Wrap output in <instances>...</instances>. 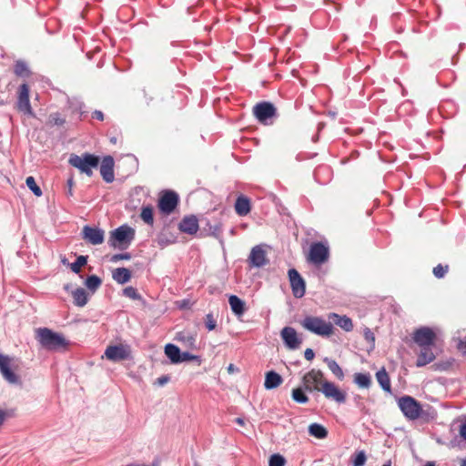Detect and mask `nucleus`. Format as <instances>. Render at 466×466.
Returning a JSON list of instances; mask_svg holds the SVG:
<instances>
[{
  "label": "nucleus",
  "instance_id": "f257e3e1",
  "mask_svg": "<svg viewBox=\"0 0 466 466\" xmlns=\"http://www.w3.org/2000/svg\"><path fill=\"white\" fill-rule=\"evenodd\" d=\"M35 333V339L39 344L49 351H58L66 349L68 345V341L62 334L56 333L48 328H39Z\"/></svg>",
  "mask_w": 466,
  "mask_h": 466
},
{
  "label": "nucleus",
  "instance_id": "f03ea898",
  "mask_svg": "<svg viewBox=\"0 0 466 466\" xmlns=\"http://www.w3.org/2000/svg\"><path fill=\"white\" fill-rule=\"evenodd\" d=\"M134 239L135 229L125 224L111 231L108 244L114 248L125 250L129 248Z\"/></svg>",
  "mask_w": 466,
  "mask_h": 466
},
{
  "label": "nucleus",
  "instance_id": "7ed1b4c3",
  "mask_svg": "<svg viewBox=\"0 0 466 466\" xmlns=\"http://www.w3.org/2000/svg\"><path fill=\"white\" fill-rule=\"evenodd\" d=\"M300 325L306 330L323 338L329 337L334 331L333 324L321 317L306 316L300 321Z\"/></svg>",
  "mask_w": 466,
  "mask_h": 466
},
{
  "label": "nucleus",
  "instance_id": "20e7f679",
  "mask_svg": "<svg viewBox=\"0 0 466 466\" xmlns=\"http://www.w3.org/2000/svg\"><path fill=\"white\" fill-rule=\"evenodd\" d=\"M68 163L79 169L81 173L88 177L93 175V168H96L99 165V157L90 153H84L81 156L72 154L68 159Z\"/></svg>",
  "mask_w": 466,
  "mask_h": 466
},
{
  "label": "nucleus",
  "instance_id": "39448f33",
  "mask_svg": "<svg viewBox=\"0 0 466 466\" xmlns=\"http://www.w3.org/2000/svg\"><path fill=\"white\" fill-rule=\"evenodd\" d=\"M398 406L403 415L411 420L419 419L422 414L420 403L410 396H402L398 399Z\"/></svg>",
  "mask_w": 466,
  "mask_h": 466
},
{
  "label": "nucleus",
  "instance_id": "423d86ee",
  "mask_svg": "<svg viewBox=\"0 0 466 466\" xmlns=\"http://www.w3.org/2000/svg\"><path fill=\"white\" fill-rule=\"evenodd\" d=\"M253 113L259 123L264 125L272 124L271 118L277 116V109L270 102H260L253 107Z\"/></svg>",
  "mask_w": 466,
  "mask_h": 466
},
{
  "label": "nucleus",
  "instance_id": "0eeeda50",
  "mask_svg": "<svg viewBox=\"0 0 466 466\" xmlns=\"http://www.w3.org/2000/svg\"><path fill=\"white\" fill-rule=\"evenodd\" d=\"M104 354L108 360L118 362L131 357V349L127 344L111 345L106 347Z\"/></svg>",
  "mask_w": 466,
  "mask_h": 466
},
{
  "label": "nucleus",
  "instance_id": "6e6552de",
  "mask_svg": "<svg viewBox=\"0 0 466 466\" xmlns=\"http://www.w3.org/2000/svg\"><path fill=\"white\" fill-rule=\"evenodd\" d=\"M179 201L177 193L173 190H165L159 198V210L166 215L171 214L177 208Z\"/></svg>",
  "mask_w": 466,
  "mask_h": 466
},
{
  "label": "nucleus",
  "instance_id": "1a4fd4ad",
  "mask_svg": "<svg viewBox=\"0 0 466 466\" xmlns=\"http://www.w3.org/2000/svg\"><path fill=\"white\" fill-rule=\"evenodd\" d=\"M329 247L322 242H314L309 248V259L315 265H321L329 258Z\"/></svg>",
  "mask_w": 466,
  "mask_h": 466
},
{
  "label": "nucleus",
  "instance_id": "9d476101",
  "mask_svg": "<svg viewBox=\"0 0 466 466\" xmlns=\"http://www.w3.org/2000/svg\"><path fill=\"white\" fill-rule=\"evenodd\" d=\"M288 275L293 296L297 299L302 298L306 293L305 280L295 268L289 269Z\"/></svg>",
  "mask_w": 466,
  "mask_h": 466
},
{
  "label": "nucleus",
  "instance_id": "9b49d317",
  "mask_svg": "<svg viewBox=\"0 0 466 466\" xmlns=\"http://www.w3.org/2000/svg\"><path fill=\"white\" fill-rule=\"evenodd\" d=\"M11 359L7 355L0 353V373L3 378L10 384H21L18 375H16L10 367Z\"/></svg>",
  "mask_w": 466,
  "mask_h": 466
},
{
  "label": "nucleus",
  "instance_id": "f8f14e48",
  "mask_svg": "<svg viewBox=\"0 0 466 466\" xmlns=\"http://www.w3.org/2000/svg\"><path fill=\"white\" fill-rule=\"evenodd\" d=\"M82 238L91 245H99L104 242L105 232L99 228L86 225L82 229Z\"/></svg>",
  "mask_w": 466,
  "mask_h": 466
},
{
  "label": "nucleus",
  "instance_id": "ddd939ff",
  "mask_svg": "<svg viewBox=\"0 0 466 466\" xmlns=\"http://www.w3.org/2000/svg\"><path fill=\"white\" fill-rule=\"evenodd\" d=\"M17 109L25 114L33 116V110L29 100V86L22 84L18 89Z\"/></svg>",
  "mask_w": 466,
  "mask_h": 466
},
{
  "label": "nucleus",
  "instance_id": "4468645a",
  "mask_svg": "<svg viewBox=\"0 0 466 466\" xmlns=\"http://www.w3.org/2000/svg\"><path fill=\"white\" fill-rule=\"evenodd\" d=\"M321 391L326 398L331 399L338 403H344L346 401V394L341 391L333 382H323Z\"/></svg>",
  "mask_w": 466,
  "mask_h": 466
},
{
  "label": "nucleus",
  "instance_id": "2eb2a0df",
  "mask_svg": "<svg viewBox=\"0 0 466 466\" xmlns=\"http://www.w3.org/2000/svg\"><path fill=\"white\" fill-rule=\"evenodd\" d=\"M248 262L254 268H262L268 263L266 251L262 246L257 245L252 248L248 256Z\"/></svg>",
  "mask_w": 466,
  "mask_h": 466
},
{
  "label": "nucleus",
  "instance_id": "dca6fc26",
  "mask_svg": "<svg viewBox=\"0 0 466 466\" xmlns=\"http://www.w3.org/2000/svg\"><path fill=\"white\" fill-rule=\"evenodd\" d=\"M413 339L420 347L432 346L435 339V333L431 329L422 327L415 331Z\"/></svg>",
  "mask_w": 466,
  "mask_h": 466
},
{
  "label": "nucleus",
  "instance_id": "f3484780",
  "mask_svg": "<svg viewBox=\"0 0 466 466\" xmlns=\"http://www.w3.org/2000/svg\"><path fill=\"white\" fill-rule=\"evenodd\" d=\"M322 378L323 372L321 370L314 369L309 370L302 378L304 390L309 392L318 390L315 384L319 383Z\"/></svg>",
  "mask_w": 466,
  "mask_h": 466
},
{
  "label": "nucleus",
  "instance_id": "a211bd4d",
  "mask_svg": "<svg viewBox=\"0 0 466 466\" xmlns=\"http://www.w3.org/2000/svg\"><path fill=\"white\" fill-rule=\"evenodd\" d=\"M280 335L285 345L290 350L298 349L302 342L301 339L298 337V333L294 328H283Z\"/></svg>",
  "mask_w": 466,
  "mask_h": 466
},
{
  "label": "nucleus",
  "instance_id": "6ab92c4d",
  "mask_svg": "<svg viewBox=\"0 0 466 466\" xmlns=\"http://www.w3.org/2000/svg\"><path fill=\"white\" fill-rule=\"evenodd\" d=\"M114 165L115 161L113 157H104L100 165V174L106 183H112L115 179Z\"/></svg>",
  "mask_w": 466,
  "mask_h": 466
},
{
  "label": "nucleus",
  "instance_id": "aec40b11",
  "mask_svg": "<svg viewBox=\"0 0 466 466\" xmlns=\"http://www.w3.org/2000/svg\"><path fill=\"white\" fill-rule=\"evenodd\" d=\"M178 229L186 234L194 235L198 230V220L196 216H186L178 224Z\"/></svg>",
  "mask_w": 466,
  "mask_h": 466
},
{
  "label": "nucleus",
  "instance_id": "412c9836",
  "mask_svg": "<svg viewBox=\"0 0 466 466\" xmlns=\"http://www.w3.org/2000/svg\"><path fill=\"white\" fill-rule=\"evenodd\" d=\"M329 319L332 320L337 326L341 328L346 332H350L353 329L354 325L352 319L346 315H339L338 313H329Z\"/></svg>",
  "mask_w": 466,
  "mask_h": 466
},
{
  "label": "nucleus",
  "instance_id": "4be33fe9",
  "mask_svg": "<svg viewBox=\"0 0 466 466\" xmlns=\"http://www.w3.org/2000/svg\"><path fill=\"white\" fill-rule=\"evenodd\" d=\"M420 352L418 355L416 366L424 367L434 360L435 355L432 351L431 346L420 347Z\"/></svg>",
  "mask_w": 466,
  "mask_h": 466
},
{
  "label": "nucleus",
  "instance_id": "5701e85b",
  "mask_svg": "<svg viewBox=\"0 0 466 466\" xmlns=\"http://www.w3.org/2000/svg\"><path fill=\"white\" fill-rule=\"evenodd\" d=\"M250 209L251 205L249 198L243 195L238 196L235 202L236 213L240 217H244L250 212Z\"/></svg>",
  "mask_w": 466,
  "mask_h": 466
},
{
  "label": "nucleus",
  "instance_id": "b1692460",
  "mask_svg": "<svg viewBox=\"0 0 466 466\" xmlns=\"http://www.w3.org/2000/svg\"><path fill=\"white\" fill-rule=\"evenodd\" d=\"M165 354L172 364L181 363L182 351L175 344L168 343L165 346Z\"/></svg>",
  "mask_w": 466,
  "mask_h": 466
},
{
  "label": "nucleus",
  "instance_id": "393cba45",
  "mask_svg": "<svg viewBox=\"0 0 466 466\" xmlns=\"http://www.w3.org/2000/svg\"><path fill=\"white\" fill-rule=\"evenodd\" d=\"M228 303L232 312L236 316H242L246 310L245 302L236 295H230L228 298Z\"/></svg>",
  "mask_w": 466,
  "mask_h": 466
},
{
  "label": "nucleus",
  "instance_id": "a878e982",
  "mask_svg": "<svg viewBox=\"0 0 466 466\" xmlns=\"http://www.w3.org/2000/svg\"><path fill=\"white\" fill-rule=\"evenodd\" d=\"M282 377L274 370L266 373L264 386L267 390H272L282 383Z\"/></svg>",
  "mask_w": 466,
  "mask_h": 466
},
{
  "label": "nucleus",
  "instance_id": "bb28decb",
  "mask_svg": "<svg viewBox=\"0 0 466 466\" xmlns=\"http://www.w3.org/2000/svg\"><path fill=\"white\" fill-rule=\"evenodd\" d=\"M112 278L116 283L124 285L131 279V271L127 268H117L113 271Z\"/></svg>",
  "mask_w": 466,
  "mask_h": 466
},
{
  "label": "nucleus",
  "instance_id": "cd10ccee",
  "mask_svg": "<svg viewBox=\"0 0 466 466\" xmlns=\"http://www.w3.org/2000/svg\"><path fill=\"white\" fill-rule=\"evenodd\" d=\"M74 304L77 307H84L88 302V294L83 288H77L72 291Z\"/></svg>",
  "mask_w": 466,
  "mask_h": 466
},
{
  "label": "nucleus",
  "instance_id": "c85d7f7f",
  "mask_svg": "<svg viewBox=\"0 0 466 466\" xmlns=\"http://www.w3.org/2000/svg\"><path fill=\"white\" fill-rule=\"evenodd\" d=\"M376 379L380 387L387 392L391 391V385L389 374L384 368L380 369L376 373Z\"/></svg>",
  "mask_w": 466,
  "mask_h": 466
},
{
  "label": "nucleus",
  "instance_id": "c756f323",
  "mask_svg": "<svg viewBox=\"0 0 466 466\" xmlns=\"http://www.w3.org/2000/svg\"><path fill=\"white\" fill-rule=\"evenodd\" d=\"M323 361L327 364L329 370L338 380H342L344 379V372L335 360L325 357Z\"/></svg>",
  "mask_w": 466,
  "mask_h": 466
},
{
  "label": "nucleus",
  "instance_id": "7c9ffc66",
  "mask_svg": "<svg viewBox=\"0 0 466 466\" xmlns=\"http://www.w3.org/2000/svg\"><path fill=\"white\" fill-rule=\"evenodd\" d=\"M309 433L317 439H324L328 436V431L319 423H311L309 426Z\"/></svg>",
  "mask_w": 466,
  "mask_h": 466
},
{
  "label": "nucleus",
  "instance_id": "2f4dec72",
  "mask_svg": "<svg viewBox=\"0 0 466 466\" xmlns=\"http://www.w3.org/2000/svg\"><path fill=\"white\" fill-rule=\"evenodd\" d=\"M14 73L20 77H28L31 75L28 65L23 60H17L15 63Z\"/></svg>",
  "mask_w": 466,
  "mask_h": 466
},
{
  "label": "nucleus",
  "instance_id": "473e14b6",
  "mask_svg": "<svg viewBox=\"0 0 466 466\" xmlns=\"http://www.w3.org/2000/svg\"><path fill=\"white\" fill-rule=\"evenodd\" d=\"M354 382L363 389H369L371 385V377L369 373L358 372L354 374Z\"/></svg>",
  "mask_w": 466,
  "mask_h": 466
},
{
  "label": "nucleus",
  "instance_id": "72a5a7b5",
  "mask_svg": "<svg viewBox=\"0 0 466 466\" xmlns=\"http://www.w3.org/2000/svg\"><path fill=\"white\" fill-rule=\"evenodd\" d=\"M177 339L183 343L187 348H195L196 338L193 335L185 332L177 334Z\"/></svg>",
  "mask_w": 466,
  "mask_h": 466
},
{
  "label": "nucleus",
  "instance_id": "f704fd0d",
  "mask_svg": "<svg viewBox=\"0 0 466 466\" xmlns=\"http://www.w3.org/2000/svg\"><path fill=\"white\" fill-rule=\"evenodd\" d=\"M101 279L96 275L88 276L85 282L86 288L93 292H95L101 286Z\"/></svg>",
  "mask_w": 466,
  "mask_h": 466
},
{
  "label": "nucleus",
  "instance_id": "c9c22d12",
  "mask_svg": "<svg viewBox=\"0 0 466 466\" xmlns=\"http://www.w3.org/2000/svg\"><path fill=\"white\" fill-rule=\"evenodd\" d=\"M304 388H297L292 390V399L298 403H307L309 401L308 396L304 392Z\"/></svg>",
  "mask_w": 466,
  "mask_h": 466
},
{
  "label": "nucleus",
  "instance_id": "e433bc0d",
  "mask_svg": "<svg viewBox=\"0 0 466 466\" xmlns=\"http://www.w3.org/2000/svg\"><path fill=\"white\" fill-rule=\"evenodd\" d=\"M143 221L148 225H152L154 222L153 218V208L149 206L143 207L140 214Z\"/></svg>",
  "mask_w": 466,
  "mask_h": 466
},
{
  "label": "nucleus",
  "instance_id": "4c0bfd02",
  "mask_svg": "<svg viewBox=\"0 0 466 466\" xmlns=\"http://www.w3.org/2000/svg\"><path fill=\"white\" fill-rule=\"evenodd\" d=\"M87 262V257L80 255L76 258V261L71 263L70 268L74 273H79L81 267L86 265Z\"/></svg>",
  "mask_w": 466,
  "mask_h": 466
},
{
  "label": "nucleus",
  "instance_id": "58836bf2",
  "mask_svg": "<svg viewBox=\"0 0 466 466\" xmlns=\"http://www.w3.org/2000/svg\"><path fill=\"white\" fill-rule=\"evenodd\" d=\"M25 184L28 188L36 196L41 197L43 192L41 188L37 186L35 178L33 177H27L25 179Z\"/></svg>",
  "mask_w": 466,
  "mask_h": 466
},
{
  "label": "nucleus",
  "instance_id": "ea45409f",
  "mask_svg": "<svg viewBox=\"0 0 466 466\" xmlns=\"http://www.w3.org/2000/svg\"><path fill=\"white\" fill-rule=\"evenodd\" d=\"M367 456L364 451H360L352 456V466H364Z\"/></svg>",
  "mask_w": 466,
  "mask_h": 466
},
{
  "label": "nucleus",
  "instance_id": "a19ab883",
  "mask_svg": "<svg viewBox=\"0 0 466 466\" xmlns=\"http://www.w3.org/2000/svg\"><path fill=\"white\" fill-rule=\"evenodd\" d=\"M285 463V458L279 453L271 455L268 460V466H284Z\"/></svg>",
  "mask_w": 466,
  "mask_h": 466
},
{
  "label": "nucleus",
  "instance_id": "79ce46f5",
  "mask_svg": "<svg viewBox=\"0 0 466 466\" xmlns=\"http://www.w3.org/2000/svg\"><path fill=\"white\" fill-rule=\"evenodd\" d=\"M208 226L210 235L214 236L217 238H221V234H222V224L221 223L218 222L214 225L208 223Z\"/></svg>",
  "mask_w": 466,
  "mask_h": 466
},
{
  "label": "nucleus",
  "instance_id": "37998d69",
  "mask_svg": "<svg viewBox=\"0 0 466 466\" xmlns=\"http://www.w3.org/2000/svg\"><path fill=\"white\" fill-rule=\"evenodd\" d=\"M448 269H449V266L448 265H441V264H438L436 267L433 268V275L437 278V279H441L443 278L446 273L448 272Z\"/></svg>",
  "mask_w": 466,
  "mask_h": 466
},
{
  "label": "nucleus",
  "instance_id": "c03bdc74",
  "mask_svg": "<svg viewBox=\"0 0 466 466\" xmlns=\"http://www.w3.org/2000/svg\"><path fill=\"white\" fill-rule=\"evenodd\" d=\"M123 294L132 299H140L141 296L134 287H127L123 289Z\"/></svg>",
  "mask_w": 466,
  "mask_h": 466
},
{
  "label": "nucleus",
  "instance_id": "a18cd8bd",
  "mask_svg": "<svg viewBox=\"0 0 466 466\" xmlns=\"http://www.w3.org/2000/svg\"><path fill=\"white\" fill-rule=\"evenodd\" d=\"M205 326H206V328L209 331L214 330L216 329V327H217V320L214 318L212 313H208V314L206 315Z\"/></svg>",
  "mask_w": 466,
  "mask_h": 466
},
{
  "label": "nucleus",
  "instance_id": "49530a36",
  "mask_svg": "<svg viewBox=\"0 0 466 466\" xmlns=\"http://www.w3.org/2000/svg\"><path fill=\"white\" fill-rule=\"evenodd\" d=\"M189 360H195L198 362V365H200L202 361L201 357L198 355H193L187 351L182 352L181 363Z\"/></svg>",
  "mask_w": 466,
  "mask_h": 466
},
{
  "label": "nucleus",
  "instance_id": "de8ad7c7",
  "mask_svg": "<svg viewBox=\"0 0 466 466\" xmlns=\"http://www.w3.org/2000/svg\"><path fill=\"white\" fill-rule=\"evenodd\" d=\"M49 123L52 126H62L65 123V119L60 116L59 113H53L49 116Z\"/></svg>",
  "mask_w": 466,
  "mask_h": 466
},
{
  "label": "nucleus",
  "instance_id": "09e8293b",
  "mask_svg": "<svg viewBox=\"0 0 466 466\" xmlns=\"http://www.w3.org/2000/svg\"><path fill=\"white\" fill-rule=\"evenodd\" d=\"M131 258V255L130 253H118V254H115L112 256L111 258V261L112 262H117L119 260H129Z\"/></svg>",
  "mask_w": 466,
  "mask_h": 466
},
{
  "label": "nucleus",
  "instance_id": "8fccbe9b",
  "mask_svg": "<svg viewBox=\"0 0 466 466\" xmlns=\"http://www.w3.org/2000/svg\"><path fill=\"white\" fill-rule=\"evenodd\" d=\"M66 185H67V190H66V194L68 197H71V196H73V187H74V179H73V177H69L67 179Z\"/></svg>",
  "mask_w": 466,
  "mask_h": 466
},
{
  "label": "nucleus",
  "instance_id": "3c124183",
  "mask_svg": "<svg viewBox=\"0 0 466 466\" xmlns=\"http://www.w3.org/2000/svg\"><path fill=\"white\" fill-rule=\"evenodd\" d=\"M304 357L307 360H312L315 357V353L312 349H307L304 352Z\"/></svg>",
  "mask_w": 466,
  "mask_h": 466
},
{
  "label": "nucleus",
  "instance_id": "603ef678",
  "mask_svg": "<svg viewBox=\"0 0 466 466\" xmlns=\"http://www.w3.org/2000/svg\"><path fill=\"white\" fill-rule=\"evenodd\" d=\"M168 381H169V377L165 375V376H161V377L157 378V384L159 386H164Z\"/></svg>",
  "mask_w": 466,
  "mask_h": 466
},
{
  "label": "nucleus",
  "instance_id": "864d4df0",
  "mask_svg": "<svg viewBox=\"0 0 466 466\" xmlns=\"http://www.w3.org/2000/svg\"><path fill=\"white\" fill-rule=\"evenodd\" d=\"M458 349L462 352V354L466 355V338L459 341Z\"/></svg>",
  "mask_w": 466,
  "mask_h": 466
},
{
  "label": "nucleus",
  "instance_id": "5fc2aeb1",
  "mask_svg": "<svg viewBox=\"0 0 466 466\" xmlns=\"http://www.w3.org/2000/svg\"><path fill=\"white\" fill-rule=\"evenodd\" d=\"M92 116L93 118H96L99 121H103L104 120V114L102 111L100 110H95L92 114Z\"/></svg>",
  "mask_w": 466,
  "mask_h": 466
},
{
  "label": "nucleus",
  "instance_id": "6e6d98bb",
  "mask_svg": "<svg viewBox=\"0 0 466 466\" xmlns=\"http://www.w3.org/2000/svg\"><path fill=\"white\" fill-rule=\"evenodd\" d=\"M7 417H8L7 411L0 409V427L4 424V422Z\"/></svg>",
  "mask_w": 466,
  "mask_h": 466
},
{
  "label": "nucleus",
  "instance_id": "4d7b16f0",
  "mask_svg": "<svg viewBox=\"0 0 466 466\" xmlns=\"http://www.w3.org/2000/svg\"><path fill=\"white\" fill-rule=\"evenodd\" d=\"M460 435L466 441V421L460 426Z\"/></svg>",
  "mask_w": 466,
  "mask_h": 466
},
{
  "label": "nucleus",
  "instance_id": "13d9d810",
  "mask_svg": "<svg viewBox=\"0 0 466 466\" xmlns=\"http://www.w3.org/2000/svg\"><path fill=\"white\" fill-rule=\"evenodd\" d=\"M364 337L367 340H374V336L369 329H366L364 331Z\"/></svg>",
  "mask_w": 466,
  "mask_h": 466
},
{
  "label": "nucleus",
  "instance_id": "bf43d9fd",
  "mask_svg": "<svg viewBox=\"0 0 466 466\" xmlns=\"http://www.w3.org/2000/svg\"><path fill=\"white\" fill-rule=\"evenodd\" d=\"M235 421H236V423H238V425H240V426H243V425L245 424V420H244V419H242V418H237V419L235 420Z\"/></svg>",
  "mask_w": 466,
  "mask_h": 466
},
{
  "label": "nucleus",
  "instance_id": "052dcab7",
  "mask_svg": "<svg viewBox=\"0 0 466 466\" xmlns=\"http://www.w3.org/2000/svg\"><path fill=\"white\" fill-rule=\"evenodd\" d=\"M424 466H435L433 461H428Z\"/></svg>",
  "mask_w": 466,
  "mask_h": 466
},
{
  "label": "nucleus",
  "instance_id": "680f3d73",
  "mask_svg": "<svg viewBox=\"0 0 466 466\" xmlns=\"http://www.w3.org/2000/svg\"><path fill=\"white\" fill-rule=\"evenodd\" d=\"M382 466H391V461H388L386 463H384Z\"/></svg>",
  "mask_w": 466,
  "mask_h": 466
},
{
  "label": "nucleus",
  "instance_id": "e2e57ef3",
  "mask_svg": "<svg viewBox=\"0 0 466 466\" xmlns=\"http://www.w3.org/2000/svg\"><path fill=\"white\" fill-rule=\"evenodd\" d=\"M461 466H466V458L461 461Z\"/></svg>",
  "mask_w": 466,
  "mask_h": 466
},
{
  "label": "nucleus",
  "instance_id": "0e129e2a",
  "mask_svg": "<svg viewBox=\"0 0 466 466\" xmlns=\"http://www.w3.org/2000/svg\"><path fill=\"white\" fill-rule=\"evenodd\" d=\"M64 289H65L66 291H68V290H69V285H68V284H67V285H66Z\"/></svg>",
  "mask_w": 466,
  "mask_h": 466
},
{
  "label": "nucleus",
  "instance_id": "69168bd1",
  "mask_svg": "<svg viewBox=\"0 0 466 466\" xmlns=\"http://www.w3.org/2000/svg\"><path fill=\"white\" fill-rule=\"evenodd\" d=\"M359 400H360V396L357 395V396L355 397V400H356V401H359Z\"/></svg>",
  "mask_w": 466,
  "mask_h": 466
},
{
  "label": "nucleus",
  "instance_id": "338daca9",
  "mask_svg": "<svg viewBox=\"0 0 466 466\" xmlns=\"http://www.w3.org/2000/svg\"><path fill=\"white\" fill-rule=\"evenodd\" d=\"M228 370H233V365L232 364L229 365Z\"/></svg>",
  "mask_w": 466,
  "mask_h": 466
}]
</instances>
